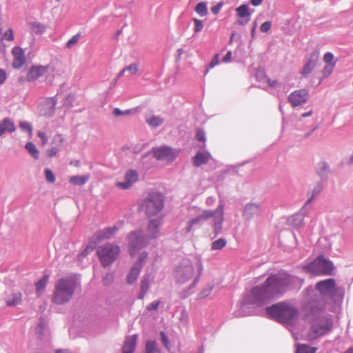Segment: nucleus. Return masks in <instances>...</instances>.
Masks as SVG:
<instances>
[{"label": "nucleus", "mask_w": 353, "mask_h": 353, "mask_svg": "<svg viewBox=\"0 0 353 353\" xmlns=\"http://www.w3.org/2000/svg\"><path fill=\"white\" fill-rule=\"evenodd\" d=\"M223 3L222 2L218 3L216 6L211 8V11L213 14H216L219 12L220 10L223 7Z\"/></svg>", "instance_id": "obj_55"}, {"label": "nucleus", "mask_w": 353, "mask_h": 353, "mask_svg": "<svg viewBox=\"0 0 353 353\" xmlns=\"http://www.w3.org/2000/svg\"><path fill=\"white\" fill-rule=\"evenodd\" d=\"M299 279L285 272L269 276L263 284L253 288L243 299L244 305L261 307L270 300L282 295Z\"/></svg>", "instance_id": "obj_1"}, {"label": "nucleus", "mask_w": 353, "mask_h": 353, "mask_svg": "<svg viewBox=\"0 0 353 353\" xmlns=\"http://www.w3.org/2000/svg\"><path fill=\"white\" fill-rule=\"evenodd\" d=\"M263 0H250V3L254 6H260L263 3Z\"/></svg>", "instance_id": "obj_63"}, {"label": "nucleus", "mask_w": 353, "mask_h": 353, "mask_svg": "<svg viewBox=\"0 0 353 353\" xmlns=\"http://www.w3.org/2000/svg\"><path fill=\"white\" fill-rule=\"evenodd\" d=\"M163 207V200H145L141 208L148 216H152L160 212Z\"/></svg>", "instance_id": "obj_15"}, {"label": "nucleus", "mask_w": 353, "mask_h": 353, "mask_svg": "<svg viewBox=\"0 0 353 353\" xmlns=\"http://www.w3.org/2000/svg\"><path fill=\"white\" fill-rule=\"evenodd\" d=\"M138 180V173L135 170H130L125 174L124 182H117V186L121 189L125 190L131 187V185Z\"/></svg>", "instance_id": "obj_18"}, {"label": "nucleus", "mask_w": 353, "mask_h": 353, "mask_svg": "<svg viewBox=\"0 0 353 353\" xmlns=\"http://www.w3.org/2000/svg\"><path fill=\"white\" fill-rule=\"evenodd\" d=\"M219 54H216L214 56L213 59L211 60L210 63H209L208 67L207 68V69L205 70V74H206L209 72L210 69L213 68L216 65H219Z\"/></svg>", "instance_id": "obj_39"}, {"label": "nucleus", "mask_w": 353, "mask_h": 353, "mask_svg": "<svg viewBox=\"0 0 353 353\" xmlns=\"http://www.w3.org/2000/svg\"><path fill=\"white\" fill-rule=\"evenodd\" d=\"M152 151L154 157L158 160L172 161L178 154L176 151L168 146L155 148Z\"/></svg>", "instance_id": "obj_13"}, {"label": "nucleus", "mask_w": 353, "mask_h": 353, "mask_svg": "<svg viewBox=\"0 0 353 353\" xmlns=\"http://www.w3.org/2000/svg\"><path fill=\"white\" fill-rule=\"evenodd\" d=\"M97 254L103 266L107 267L118 259L120 248L117 245L105 243L97 248Z\"/></svg>", "instance_id": "obj_5"}, {"label": "nucleus", "mask_w": 353, "mask_h": 353, "mask_svg": "<svg viewBox=\"0 0 353 353\" xmlns=\"http://www.w3.org/2000/svg\"><path fill=\"white\" fill-rule=\"evenodd\" d=\"M145 121L149 125L152 127H158L163 123V119L160 117L152 115L146 117Z\"/></svg>", "instance_id": "obj_28"}, {"label": "nucleus", "mask_w": 353, "mask_h": 353, "mask_svg": "<svg viewBox=\"0 0 353 353\" xmlns=\"http://www.w3.org/2000/svg\"><path fill=\"white\" fill-rule=\"evenodd\" d=\"M316 169L319 174H323L327 172L328 166L325 162H320L317 164Z\"/></svg>", "instance_id": "obj_41"}, {"label": "nucleus", "mask_w": 353, "mask_h": 353, "mask_svg": "<svg viewBox=\"0 0 353 353\" xmlns=\"http://www.w3.org/2000/svg\"><path fill=\"white\" fill-rule=\"evenodd\" d=\"M93 250V248L92 247H87L85 248L83 251L82 252V255H87L90 252H91Z\"/></svg>", "instance_id": "obj_64"}, {"label": "nucleus", "mask_w": 353, "mask_h": 353, "mask_svg": "<svg viewBox=\"0 0 353 353\" xmlns=\"http://www.w3.org/2000/svg\"><path fill=\"white\" fill-rule=\"evenodd\" d=\"M157 351V343L154 341H149L146 343L145 353H156Z\"/></svg>", "instance_id": "obj_36"}, {"label": "nucleus", "mask_w": 353, "mask_h": 353, "mask_svg": "<svg viewBox=\"0 0 353 353\" xmlns=\"http://www.w3.org/2000/svg\"><path fill=\"white\" fill-rule=\"evenodd\" d=\"M211 158L209 152H197L193 159V164L196 167H199L208 163Z\"/></svg>", "instance_id": "obj_21"}, {"label": "nucleus", "mask_w": 353, "mask_h": 353, "mask_svg": "<svg viewBox=\"0 0 353 353\" xmlns=\"http://www.w3.org/2000/svg\"><path fill=\"white\" fill-rule=\"evenodd\" d=\"M52 143L56 146H60L64 142V137L61 134H57L52 139Z\"/></svg>", "instance_id": "obj_42"}, {"label": "nucleus", "mask_w": 353, "mask_h": 353, "mask_svg": "<svg viewBox=\"0 0 353 353\" xmlns=\"http://www.w3.org/2000/svg\"><path fill=\"white\" fill-rule=\"evenodd\" d=\"M289 221L290 224L295 228H300L303 225V216L301 214L291 216Z\"/></svg>", "instance_id": "obj_29"}, {"label": "nucleus", "mask_w": 353, "mask_h": 353, "mask_svg": "<svg viewBox=\"0 0 353 353\" xmlns=\"http://www.w3.org/2000/svg\"><path fill=\"white\" fill-rule=\"evenodd\" d=\"M19 126L22 130L28 132L29 135L32 136V127L30 123L27 121H21L19 123Z\"/></svg>", "instance_id": "obj_38"}, {"label": "nucleus", "mask_w": 353, "mask_h": 353, "mask_svg": "<svg viewBox=\"0 0 353 353\" xmlns=\"http://www.w3.org/2000/svg\"><path fill=\"white\" fill-rule=\"evenodd\" d=\"M305 269L316 275L331 274L334 266L332 262L326 261L322 256H319L316 260L308 265Z\"/></svg>", "instance_id": "obj_7"}, {"label": "nucleus", "mask_w": 353, "mask_h": 353, "mask_svg": "<svg viewBox=\"0 0 353 353\" xmlns=\"http://www.w3.org/2000/svg\"><path fill=\"white\" fill-rule=\"evenodd\" d=\"M50 70L54 71V67L50 64L48 65H32L28 71L26 80L29 82L34 81L46 74Z\"/></svg>", "instance_id": "obj_12"}, {"label": "nucleus", "mask_w": 353, "mask_h": 353, "mask_svg": "<svg viewBox=\"0 0 353 353\" xmlns=\"http://www.w3.org/2000/svg\"><path fill=\"white\" fill-rule=\"evenodd\" d=\"M79 39V35L77 34L73 36L66 43V47L68 48H70L72 46L75 45Z\"/></svg>", "instance_id": "obj_49"}, {"label": "nucleus", "mask_w": 353, "mask_h": 353, "mask_svg": "<svg viewBox=\"0 0 353 353\" xmlns=\"http://www.w3.org/2000/svg\"><path fill=\"white\" fill-rule=\"evenodd\" d=\"M113 114L115 117H119L121 115H129L131 114V110H125V111H121L119 108H114L113 111Z\"/></svg>", "instance_id": "obj_52"}, {"label": "nucleus", "mask_w": 353, "mask_h": 353, "mask_svg": "<svg viewBox=\"0 0 353 353\" xmlns=\"http://www.w3.org/2000/svg\"><path fill=\"white\" fill-rule=\"evenodd\" d=\"M268 77L265 74V70L263 69H258L256 70V78L259 82L265 83Z\"/></svg>", "instance_id": "obj_37"}, {"label": "nucleus", "mask_w": 353, "mask_h": 353, "mask_svg": "<svg viewBox=\"0 0 353 353\" xmlns=\"http://www.w3.org/2000/svg\"><path fill=\"white\" fill-rule=\"evenodd\" d=\"M126 72H128L130 75L135 74L139 70V66L137 63H132L125 68Z\"/></svg>", "instance_id": "obj_43"}, {"label": "nucleus", "mask_w": 353, "mask_h": 353, "mask_svg": "<svg viewBox=\"0 0 353 353\" xmlns=\"http://www.w3.org/2000/svg\"><path fill=\"white\" fill-rule=\"evenodd\" d=\"M331 321L326 317H319L315 319L308 332L307 340L312 341L318 337L326 334L332 328Z\"/></svg>", "instance_id": "obj_6"}, {"label": "nucleus", "mask_w": 353, "mask_h": 353, "mask_svg": "<svg viewBox=\"0 0 353 353\" xmlns=\"http://www.w3.org/2000/svg\"><path fill=\"white\" fill-rule=\"evenodd\" d=\"M210 218H213V228L215 234H219L223 222V208L222 205H219V208L214 211L204 210L202 214L190 220L186 228V232H191L194 227H200L203 221H207Z\"/></svg>", "instance_id": "obj_4"}, {"label": "nucleus", "mask_w": 353, "mask_h": 353, "mask_svg": "<svg viewBox=\"0 0 353 353\" xmlns=\"http://www.w3.org/2000/svg\"><path fill=\"white\" fill-rule=\"evenodd\" d=\"M195 11L199 14L201 17H204L208 14L207 6L204 2L199 3L195 8Z\"/></svg>", "instance_id": "obj_34"}, {"label": "nucleus", "mask_w": 353, "mask_h": 353, "mask_svg": "<svg viewBox=\"0 0 353 353\" xmlns=\"http://www.w3.org/2000/svg\"><path fill=\"white\" fill-rule=\"evenodd\" d=\"M57 100L54 97L46 98L41 105L42 114L45 117L54 115Z\"/></svg>", "instance_id": "obj_16"}, {"label": "nucleus", "mask_w": 353, "mask_h": 353, "mask_svg": "<svg viewBox=\"0 0 353 353\" xmlns=\"http://www.w3.org/2000/svg\"><path fill=\"white\" fill-rule=\"evenodd\" d=\"M114 276L111 273H108L103 279L104 285H110L113 282Z\"/></svg>", "instance_id": "obj_51"}, {"label": "nucleus", "mask_w": 353, "mask_h": 353, "mask_svg": "<svg viewBox=\"0 0 353 353\" xmlns=\"http://www.w3.org/2000/svg\"><path fill=\"white\" fill-rule=\"evenodd\" d=\"M25 148L34 159H37L39 158V152L33 143L28 142Z\"/></svg>", "instance_id": "obj_32"}, {"label": "nucleus", "mask_w": 353, "mask_h": 353, "mask_svg": "<svg viewBox=\"0 0 353 353\" xmlns=\"http://www.w3.org/2000/svg\"><path fill=\"white\" fill-rule=\"evenodd\" d=\"M12 54L14 57L12 67L15 69L21 68L26 62L23 50L20 47H14L12 50Z\"/></svg>", "instance_id": "obj_17"}, {"label": "nucleus", "mask_w": 353, "mask_h": 353, "mask_svg": "<svg viewBox=\"0 0 353 353\" xmlns=\"http://www.w3.org/2000/svg\"><path fill=\"white\" fill-rule=\"evenodd\" d=\"M129 252L131 256L135 255L145 245L141 231H134L128 236Z\"/></svg>", "instance_id": "obj_8"}, {"label": "nucleus", "mask_w": 353, "mask_h": 353, "mask_svg": "<svg viewBox=\"0 0 353 353\" xmlns=\"http://www.w3.org/2000/svg\"><path fill=\"white\" fill-rule=\"evenodd\" d=\"M267 314L275 321L292 324L298 316V310L290 304L280 302L266 308Z\"/></svg>", "instance_id": "obj_3"}, {"label": "nucleus", "mask_w": 353, "mask_h": 353, "mask_svg": "<svg viewBox=\"0 0 353 353\" xmlns=\"http://www.w3.org/2000/svg\"><path fill=\"white\" fill-rule=\"evenodd\" d=\"M271 28V22L265 21L260 26V30L262 32H268Z\"/></svg>", "instance_id": "obj_53"}, {"label": "nucleus", "mask_w": 353, "mask_h": 353, "mask_svg": "<svg viewBox=\"0 0 353 353\" xmlns=\"http://www.w3.org/2000/svg\"><path fill=\"white\" fill-rule=\"evenodd\" d=\"M159 304H160V301H154L152 302L150 304H149L147 306L146 309L148 311H150V310H157L158 308H159Z\"/></svg>", "instance_id": "obj_54"}, {"label": "nucleus", "mask_w": 353, "mask_h": 353, "mask_svg": "<svg viewBox=\"0 0 353 353\" xmlns=\"http://www.w3.org/2000/svg\"><path fill=\"white\" fill-rule=\"evenodd\" d=\"M147 258L148 254L145 252L140 253L139 260L134 264L127 276L126 281L128 284H132L137 281L143 268V263Z\"/></svg>", "instance_id": "obj_11"}, {"label": "nucleus", "mask_w": 353, "mask_h": 353, "mask_svg": "<svg viewBox=\"0 0 353 353\" xmlns=\"http://www.w3.org/2000/svg\"><path fill=\"white\" fill-rule=\"evenodd\" d=\"M37 135L41 139L43 145L47 144L48 139L45 132L39 131Z\"/></svg>", "instance_id": "obj_56"}, {"label": "nucleus", "mask_w": 353, "mask_h": 353, "mask_svg": "<svg viewBox=\"0 0 353 353\" xmlns=\"http://www.w3.org/2000/svg\"><path fill=\"white\" fill-rule=\"evenodd\" d=\"M193 21L194 23V30L195 32H199L201 31L203 28V24L201 20L198 19L196 18L193 19Z\"/></svg>", "instance_id": "obj_44"}, {"label": "nucleus", "mask_w": 353, "mask_h": 353, "mask_svg": "<svg viewBox=\"0 0 353 353\" xmlns=\"http://www.w3.org/2000/svg\"><path fill=\"white\" fill-rule=\"evenodd\" d=\"M194 274V268L192 265H188L179 270V275L181 276V281H185L190 279Z\"/></svg>", "instance_id": "obj_23"}, {"label": "nucleus", "mask_w": 353, "mask_h": 353, "mask_svg": "<svg viewBox=\"0 0 353 353\" xmlns=\"http://www.w3.org/2000/svg\"><path fill=\"white\" fill-rule=\"evenodd\" d=\"M3 299L8 307H14L22 303L23 294L17 289L9 288L5 291Z\"/></svg>", "instance_id": "obj_10"}, {"label": "nucleus", "mask_w": 353, "mask_h": 353, "mask_svg": "<svg viewBox=\"0 0 353 353\" xmlns=\"http://www.w3.org/2000/svg\"><path fill=\"white\" fill-rule=\"evenodd\" d=\"M307 99L308 92L305 89L295 90L288 96V101L293 107L304 104L307 101Z\"/></svg>", "instance_id": "obj_14"}, {"label": "nucleus", "mask_w": 353, "mask_h": 353, "mask_svg": "<svg viewBox=\"0 0 353 353\" xmlns=\"http://www.w3.org/2000/svg\"><path fill=\"white\" fill-rule=\"evenodd\" d=\"M226 245V241L224 239H219L212 243L211 248L214 250H221Z\"/></svg>", "instance_id": "obj_35"}, {"label": "nucleus", "mask_w": 353, "mask_h": 353, "mask_svg": "<svg viewBox=\"0 0 353 353\" xmlns=\"http://www.w3.org/2000/svg\"><path fill=\"white\" fill-rule=\"evenodd\" d=\"M89 179V174L84 176H72L70 177L69 182L74 185H83L88 181Z\"/></svg>", "instance_id": "obj_27"}, {"label": "nucleus", "mask_w": 353, "mask_h": 353, "mask_svg": "<svg viewBox=\"0 0 353 353\" xmlns=\"http://www.w3.org/2000/svg\"><path fill=\"white\" fill-rule=\"evenodd\" d=\"M334 56L331 52H326L323 56V61L328 65L332 64L333 62Z\"/></svg>", "instance_id": "obj_50"}, {"label": "nucleus", "mask_w": 353, "mask_h": 353, "mask_svg": "<svg viewBox=\"0 0 353 353\" xmlns=\"http://www.w3.org/2000/svg\"><path fill=\"white\" fill-rule=\"evenodd\" d=\"M232 52L231 51H228L226 53L225 56L223 57V61L225 62V63H228V62L230 61L231 59H232Z\"/></svg>", "instance_id": "obj_62"}, {"label": "nucleus", "mask_w": 353, "mask_h": 353, "mask_svg": "<svg viewBox=\"0 0 353 353\" xmlns=\"http://www.w3.org/2000/svg\"><path fill=\"white\" fill-rule=\"evenodd\" d=\"M32 30L37 33L41 34L45 31V26L39 23H32L31 24Z\"/></svg>", "instance_id": "obj_40"}, {"label": "nucleus", "mask_w": 353, "mask_h": 353, "mask_svg": "<svg viewBox=\"0 0 353 353\" xmlns=\"http://www.w3.org/2000/svg\"><path fill=\"white\" fill-rule=\"evenodd\" d=\"M116 231H117V229L115 228H107L105 230L99 232L98 239H109L112 234H114V232Z\"/></svg>", "instance_id": "obj_33"}, {"label": "nucleus", "mask_w": 353, "mask_h": 353, "mask_svg": "<svg viewBox=\"0 0 353 353\" xmlns=\"http://www.w3.org/2000/svg\"><path fill=\"white\" fill-rule=\"evenodd\" d=\"M3 39L12 41L14 40V33L11 28H8L3 35Z\"/></svg>", "instance_id": "obj_46"}, {"label": "nucleus", "mask_w": 353, "mask_h": 353, "mask_svg": "<svg viewBox=\"0 0 353 353\" xmlns=\"http://www.w3.org/2000/svg\"><path fill=\"white\" fill-rule=\"evenodd\" d=\"M46 179L49 183H54L55 181V176L50 169L45 170Z\"/></svg>", "instance_id": "obj_45"}, {"label": "nucleus", "mask_w": 353, "mask_h": 353, "mask_svg": "<svg viewBox=\"0 0 353 353\" xmlns=\"http://www.w3.org/2000/svg\"><path fill=\"white\" fill-rule=\"evenodd\" d=\"M265 83L268 84L271 88H276L279 85V82L277 80H272L270 78L268 77Z\"/></svg>", "instance_id": "obj_57"}, {"label": "nucleus", "mask_w": 353, "mask_h": 353, "mask_svg": "<svg viewBox=\"0 0 353 353\" xmlns=\"http://www.w3.org/2000/svg\"><path fill=\"white\" fill-rule=\"evenodd\" d=\"M16 128L14 123L8 118H5L0 123V136L3 135L6 131L12 132Z\"/></svg>", "instance_id": "obj_22"}, {"label": "nucleus", "mask_w": 353, "mask_h": 353, "mask_svg": "<svg viewBox=\"0 0 353 353\" xmlns=\"http://www.w3.org/2000/svg\"><path fill=\"white\" fill-rule=\"evenodd\" d=\"M315 61L313 59H309L305 66L303 67L301 74L303 76H306L310 74L315 68Z\"/></svg>", "instance_id": "obj_31"}, {"label": "nucleus", "mask_w": 353, "mask_h": 353, "mask_svg": "<svg viewBox=\"0 0 353 353\" xmlns=\"http://www.w3.org/2000/svg\"><path fill=\"white\" fill-rule=\"evenodd\" d=\"M316 289L324 296H333L336 294L337 288L333 279L322 280L316 285Z\"/></svg>", "instance_id": "obj_9"}, {"label": "nucleus", "mask_w": 353, "mask_h": 353, "mask_svg": "<svg viewBox=\"0 0 353 353\" xmlns=\"http://www.w3.org/2000/svg\"><path fill=\"white\" fill-rule=\"evenodd\" d=\"M161 225V221L158 219H154L150 221L148 226V234L151 238L157 237V234L159 231V227Z\"/></svg>", "instance_id": "obj_24"}, {"label": "nucleus", "mask_w": 353, "mask_h": 353, "mask_svg": "<svg viewBox=\"0 0 353 353\" xmlns=\"http://www.w3.org/2000/svg\"><path fill=\"white\" fill-rule=\"evenodd\" d=\"M149 276H144L141 282L140 292L139 294V299H143L150 287Z\"/></svg>", "instance_id": "obj_26"}, {"label": "nucleus", "mask_w": 353, "mask_h": 353, "mask_svg": "<svg viewBox=\"0 0 353 353\" xmlns=\"http://www.w3.org/2000/svg\"><path fill=\"white\" fill-rule=\"evenodd\" d=\"M57 149L55 148H52L47 151L48 156L50 157H54L57 154Z\"/></svg>", "instance_id": "obj_61"}, {"label": "nucleus", "mask_w": 353, "mask_h": 353, "mask_svg": "<svg viewBox=\"0 0 353 353\" xmlns=\"http://www.w3.org/2000/svg\"><path fill=\"white\" fill-rule=\"evenodd\" d=\"M161 339H162L163 343L164 344V345L165 347H168V343H169V340H168L167 336L165 335V334L163 332H161Z\"/></svg>", "instance_id": "obj_60"}, {"label": "nucleus", "mask_w": 353, "mask_h": 353, "mask_svg": "<svg viewBox=\"0 0 353 353\" xmlns=\"http://www.w3.org/2000/svg\"><path fill=\"white\" fill-rule=\"evenodd\" d=\"M316 348L305 344H298L295 353H316Z\"/></svg>", "instance_id": "obj_30"}, {"label": "nucleus", "mask_w": 353, "mask_h": 353, "mask_svg": "<svg viewBox=\"0 0 353 353\" xmlns=\"http://www.w3.org/2000/svg\"><path fill=\"white\" fill-rule=\"evenodd\" d=\"M77 281L74 276H63L57 280L52 294V302L57 305H63L70 301L74 296Z\"/></svg>", "instance_id": "obj_2"}, {"label": "nucleus", "mask_w": 353, "mask_h": 353, "mask_svg": "<svg viewBox=\"0 0 353 353\" xmlns=\"http://www.w3.org/2000/svg\"><path fill=\"white\" fill-rule=\"evenodd\" d=\"M138 336L137 334L125 337L121 351L122 353H134Z\"/></svg>", "instance_id": "obj_20"}, {"label": "nucleus", "mask_w": 353, "mask_h": 353, "mask_svg": "<svg viewBox=\"0 0 353 353\" xmlns=\"http://www.w3.org/2000/svg\"><path fill=\"white\" fill-rule=\"evenodd\" d=\"M6 78L7 75L5 70L0 68V84L3 83L6 81Z\"/></svg>", "instance_id": "obj_58"}, {"label": "nucleus", "mask_w": 353, "mask_h": 353, "mask_svg": "<svg viewBox=\"0 0 353 353\" xmlns=\"http://www.w3.org/2000/svg\"><path fill=\"white\" fill-rule=\"evenodd\" d=\"M252 209H256V207L254 206L253 205H247L246 208H245V214L247 215L248 216H250L251 214V210Z\"/></svg>", "instance_id": "obj_59"}, {"label": "nucleus", "mask_w": 353, "mask_h": 353, "mask_svg": "<svg viewBox=\"0 0 353 353\" xmlns=\"http://www.w3.org/2000/svg\"><path fill=\"white\" fill-rule=\"evenodd\" d=\"M196 138L199 141L205 142V134L203 130H198L196 134Z\"/></svg>", "instance_id": "obj_48"}, {"label": "nucleus", "mask_w": 353, "mask_h": 353, "mask_svg": "<svg viewBox=\"0 0 353 353\" xmlns=\"http://www.w3.org/2000/svg\"><path fill=\"white\" fill-rule=\"evenodd\" d=\"M334 66H335V63H332V64L325 65L323 69L324 75L325 77H327L328 75H330L332 72V71L334 68Z\"/></svg>", "instance_id": "obj_47"}, {"label": "nucleus", "mask_w": 353, "mask_h": 353, "mask_svg": "<svg viewBox=\"0 0 353 353\" xmlns=\"http://www.w3.org/2000/svg\"><path fill=\"white\" fill-rule=\"evenodd\" d=\"M48 279L49 276L44 275L41 279L35 283V290L39 296H41L45 290Z\"/></svg>", "instance_id": "obj_25"}, {"label": "nucleus", "mask_w": 353, "mask_h": 353, "mask_svg": "<svg viewBox=\"0 0 353 353\" xmlns=\"http://www.w3.org/2000/svg\"><path fill=\"white\" fill-rule=\"evenodd\" d=\"M237 16L241 18L238 20V23L245 25L250 21V13L249 12L248 6L242 4L236 8Z\"/></svg>", "instance_id": "obj_19"}]
</instances>
